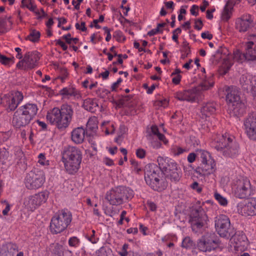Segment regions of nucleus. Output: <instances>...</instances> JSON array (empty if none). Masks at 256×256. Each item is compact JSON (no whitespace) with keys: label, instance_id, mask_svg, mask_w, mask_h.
Returning a JSON list of instances; mask_svg holds the SVG:
<instances>
[{"label":"nucleus","instance_id":"41","mask_svg":"<svg viewBox=\"0 0 256 256\" xmlns=\"http://www.w3.org/2000/svg\"><path fill=\"white\" fill-rule=\"evenodd\" d=\"M194 246V243L189 236L185 237L182 242V247L186 249L192 248Z\"/></svg>","mask_w":256,"mask_h":256},{"label":"nucleus","instance_id":"17","mask_svg":"<svg viewBox=\"0 0 256 256\" xmlns=\"http://www.w3.org/2000/svg\"><path fill=\"white\" fill-rule=\"evenodd\" d=\"M254 25L252 16L249 14H244L236 20V28L240 32H246Z\"/></svg>","mask_w":256,"mask_h":256},{"label":"nucleus","instance_id":"52","mask_svg":"<svg viewBox=\"0 0 256 256\" xmlns=\"http://www.w3.org/2000/svg\"><path fill=\"white\" fill-rule=\"evenodd\" d=\"M113 37L116 38L118 42H122L124 40V38L122 35V33L120 30H116L113 34Z\"/></svg>","mask_w":256,"mask_h":256},{"label":"nucleus","instance_id":"50","mask_svg":"<svg viewBox=\"0 0 256 256\" xmlns=\"http://www.w3.org/2000/svg\"><path fill=\"white\" fill-rule=\"evenodd\" d=\"M131 164L132 165V168L133 169V171L135 172L136 173H139L142 170L141 167L138 164L137 162H136L134 160H130Z\"/></svg>","mask_w":256,"mask_h":256},{"label":"nucleus","instance_id":"35","mask_svg":"<svg viewBox=\"0 0 256 256\" xmlns=\"http://www.w3.org/2000/svg\"><path fill=\"white\" fill-rule=\"evenodd\" d=\"M148 134H152L154 136L158 137L159 140L162 141L165 144H167L168 142L165 138L164 136L159 132L158 127L156 126H152L150 131Z\"/></svg>","mask_w":256,"mask_h":256},{"label":"nucleus","instance_id":"13","mask_svg":"<svg viewBox=\"0 0 256 256\" xmlns=\"http://www.w3.org/2000/svg\"><path fill=\"white\" fill-rule=\"evenodd\" d=\"M215 227L221 237H230L233 234L230 228V218L224 214H220L215 218Z\"/></svg>","mask_w":256,"mask_h":256},{"label":"nucleus","instance_id":"47","mask_svg":"<svg viewBox=\"0 0 256 256\" xmlns=\"http://www.w3.org/2000/svg\"><path fill=\"white\" fill-rule=\"evenodd\" d=\"M38 162L42 166H48L49 165V160H46L44 154L41 153L38 156Z\"/></svg>","mask_w":256,"mask_h":256},{"label":"nucleus","instance_id":"32","mask_svg":"<svg viewBox=\"0 0 256 256\" xmlns=\"http://www.w3.org/2000/svg\"><path fill=\"white\" fill-rule=\"evenodd\" d=\"M197 156L200 159L201 164H203L206 162H210L214 160L211 156V154L208 152L204 150H198L197 151Z\"/></svg>","mask_w":256,"mask_h":256},{"label":"nucleus","instance_id":"56","mask_svg":"<svg viewBox=\"0 0 256 256\" xmlns=\"http://www.w3.org/2000/svg\"><path fill=\"white\" fill-rule=\"evenodd\" d=\"M103 30H104V33L106 34V42H109L111 39L112 36L110 34V30L108 27H104Z\"/></svg>","mask_w":256,"mask_h":256},{"label":"nucleus","instance_id":"33","mask_svg":"<svg viewBox=\"0 0 256 256\" xmlns=\"http://www.w3.org/2000/svg\"><path fill=\"white\" fill-rule=\"evenodd\" d=\"M146 138L154 148L158 149L161 147L162 144L158 137L154 136L152 134H148Z\"/></svg>","mask_w":256,"mask_h":256},{"label":"nucleus","instance_id":"38","mask_svg":"<svg viewBox=\"0 0 256 256\" xmlns=\"http://www.w3.org/2000/svg\"><path fill=\"white\" fill-rule=\"evenodd\" d=\"M232 8V6L230 4L227 3L224 8L222 14V18L223 20L228 21L230 18Z\"/></svg>","mask_w":256,"mask_h":256},{"label":"nucleus","instance_id":"21","mask_svg":"<svg viewBox=\"0 0 256 256\" xmlns=\"http://www.w3.org/2000/svg\"><path fill=\"white\" fill-rule=\"evenodd\" d=\"M216 170V164L214 160L212 162L200 164L196 170V172L202 176H208L213 174Z\"/></svg>","mask_w":256,"mask_h":256},{"label":"nucleus","instance_id":"8","mask_svg":"<svg viewBox=\"0 0 256 256\" xmlns=\"http://www.w3.org/2000/svg\"><path fill=\"white\" fill-rule=\"evenodd\" d=\"M144 179L154 190L161 191L164 189L162 180L160 179V170L155 164H148L146 166Z\"/></svg>","mask_w":256,"mask_h":256},{"label":"nucleus","instance_id":"29","mask_svg":"<svg viewBox=\"0 0 256 256\" xmlns=\"http://www.w3.org/2000/svg\"><path fill=\"white\" fill-rule=\"evenodd\" d=\"M244 128H256V112H252L248 114L244 120Z\"/></svg>","mask_w":256,"mask_h":256},{"label":"nucleus","instance_id":"1","mask_svg":"<svg viewBox=\"0 0 256 256\" xmlns=\"http://www.w3.org/2000/svg\"><path fill=\"white\" fill-rule=\"evenodd\" d=\"M74 110L72 106L67 104H62L60 108L55 107L48 112L46 118L52 124L58 129L64 130L70 124L74 115Z\"/></svg>","mask_w":256,"mask_h":256},{"label":"nucleus","instance_id":"30","mask_svg":"<svg viewBox=\"0 0 256 256\" xmlns=\"http://www.w3.org/2000/svg\"><path fill=\"white\" fill-rule=\"evenodd\" d=\"M84 108L87 110L94 112L98 107V104L94 100L87 98L84 102Z\"/></svg>","mask_w":256,"mask_h":256},{"label":"nucleus","instance_id":"55","mask_svg":"<svg viewBox=\"0 0 256 256\" xmlns=\"http://www.w3.org/2000/svg\"><path fill=\"white\" fill-rule=\"evenodd\" d=\"M146 154V150L142 148H138L136 151V155L140 158H143Z\"/></svg>","mask_w":256,"mask_h":256},{"label":"nucleus","instance_id":"57","mask_svg":"<svg viewBox=\"0 0 256 256\" xmlns=\"http://www.w3.org/2000/svg\"><path fill=\"white\" fill-rule=\"evenodd\" d=\"M182 50L186 55L190 52L188 44L186 42H184L182 43Z\"/></svg>","mask_w":256,"mask_h":256},{"label":"nucleus","instance_id":"9","mask_svg":"<svg viewBox=\"0 0 256 256\" xmlns=\"http://www.w3.org/2000/svg\"><path fill=\"white\" fill-rule=\"evenodd\" d=\"M234 194L236 197L243 199L248 198L254 194L256 190L246 178H243L236 181L234 188Z\"/></svg>","mask_w":256,"mask_h":256},{"label":"nucleus","instance_id":"59","mask_svg":"<svg viewBox=\"0 0 256 256\" xmlns=\"http://www.w3.org/2000/svg\"><path fill=\"white\" fill-rule=\"evenodd\" d=\"M190 187L193 190H196L198 192H200L202 191V188L199 186V184L198 182H193Z\"/></svg>","mask_w":256,"mask_h":256},{"label":"nucleus","instance_id":"49","mask_svg":"<svg viewBox=\"0 0 256 256\" xmlns=\"http://www.w3.org/2000/svg\"><path fill=\"white\" fill-rule=\"evenodd\" d=\"M80 242V240L76 236L72 237L68 240V244L70 246L77 247Z\"/></svg>","mask_w":256,"mask_h":256},{"label":"nucleus","instance_id":"45","mask_svg":"<svg viewBox=\"0 0 256 256\" xmlns=\"http://www.w3.org/2000/svg\"><path fill=\"white\" fill-rule=\"evenodd\" d=\"M244 46H250L256 48V36H250L248 38V40L245 42Z\"/></svg>","mask_w":256,"mask_h":256},{"label":"nucleus","instance_id":"43","mask_svg":"<svg viewBox=\"0 0 256 256\" xmlns=\"http://www.w3.org/2000/svg\"><path fill=\"white\" fill-rule=\"evenodd\" d=\"M52 254L54 255V256H63V246L58 244H56L54 245V248L52 250Z\"/></svg>","mask_w":256,"mask_h":256},{"label":"nucleus","instance_id":"44","mask_svg":"<svg viewBox=\"0 0 256 256\" xmlns=\"http://www.w3.org/2000/svg\"><path fill=\"white\" fill-rule=\"evenodd\" d=\"M40 32L36 30H32L30 32V34L28 36V39L32 42L38 41L40 37Z\"/></svg>","mask_w":256,"mask_h":256},{"label":"nucleus","instance_id":"20","mask_svg":"<svg viewBox=\"0 0 256 256\" xmlns=\"http://www.w3.org/2000/svg\"><path fill=\"white\" fill-rule=\"evenodd\" d=\"M157 161L160 168L164 170L165 172L172 171L178 168V164L173 160L168 157H158Z\"/></svg>","mask_w":256,"mask_h":256},{"label":"nucleus","instance_id":"7","mask_svg":"<svg viewBox=\"0 0 256 256\" xmlns=\"http://www.w3.org/2000/svg\"><path fill=\"white\" fill-rule=\"evenodd\" d=\"M134 196V192L129 188L120 186L107 192L105 198L110 204L118 206L124 200L131 198Z\"/></svg>","mask_w":256,"mask_h":256},{"label":"nucleus","instance_id":"5","mask_svg":"<svg viewBox=\"0 0 256 256\" xmlns=\"http://www.w3.org/2000/svg\"><path fill=\"white\" fill-rule=\"evenodd\" d=\"M72 214L67 209L58 210L52 218L50 230L52 234H56L64 232L70 224Z\"/></svg>","mask_w":256,"mask_h":256},{"label":"nucleus","instance_id":"48","mask_svg":"<svg viewBox=\"0 0 256 256\" xmlns=\"http://www.w3.org/2000/svg\"><path fill=\"white\" fill-rule=\"evenodd\" d=\"M96 92L97 96L104 98L106 96L108 95L110 92L106 88H100L96 91Z\"/></svg>","mask_w":256,"mask_h":256},{"label":"nucleus","instance_id":"31","mask_svg":"<svg viewBox=\"0 0 256 256\" xmlns=\"http://www.w3.org/2000/svg\"><path fill=\"white\" fill-rule=\"evenodd\" d=\"M246 61L256 64V48L244 46Z\"/></svg>","mask_w":256,"mask_h":256},{"label":"nucleus","instance_id":"36","mask_svg":"<svg viewBox=\"0 0 256 256\" xmlns=\"http://www.w3.org/2000/svg\"><path fill=\"white\" fill-rule=\"evenodd\" d=\"M214 84L212 80L210 78L205 80L202 81L198 86L196 87V88H198V92L200 94L201 90H206L212 87Z\"/></svg>","mask_w":256,"mask_h":256},{"label":"nucleus","instance_id":"15","mask_svg":"<svg viewBox=\"0 0 256 256\" xmlns=\"http://www.w3.org/2000/svg\"><path fill=\"white\" fill-rule=\"evenodd\" d=\"M49 196L48 191H43L28 198L24 204L26 208L30 211H34L41 204L45 203Z\"/></svg>","mask_w":256,"mask_h":256},{"label":"nucleus","instance_id":"16","mask_svg":"<svg viewBox=\"0 0 256 256\" xmlns=\"http://www.w3.org/2000/svg\"><path fill=\"white\" fill-rule=\"evenodd\" d=\"M200 93L198 88H196L192 89L180 91L174 94V97L180 101H187L190 102H196L198 99Z\"/></svg>","mask_w":256,"mask_h":256},{"label":"nucleus","instance_id":"64","mask_svg":"<svg viewBox=\"0 0 256 256\" xmlns=\"http://www.w3.org/2000/svg\"><path fill=\"white\" fill-rule=\"evenodd\" d=\"M196 155L197 154H196L194 152L190 153L188 156V162L190 163L193 162L196 160Z\"/></svg>","mask_w":256,"mask_h":256},{"label":"nucleus","instance_id":"39","mask_svg":"<svg viewBox=\"0 0 256 256\" xmlns=\"http://www.w3.org/2000/svg\"><path fill=\"white\" fill-rule=\"evenodd\" d=\"M244 130L249 139L256 141V128H244Z\"/></svg>","mask_w":256,"mask_h":256},{"label":"nucleus","instance_id":"51","mask_svg":"<svg viewBox=\"0 0 256 256\" xmlns=\"http://www.w3.org/2000/svg\"><path fill=\"white\" fill-rule=\"evenodd\" d=\"M168 100L166 98H164L161 100H158L155 102L154 105L158 107L166 108L168 106Z\"/></svg>","mask_w":256,"mask_h":256},{"label":"nucleus","instance_id":"62","mask_svg":"<svg viewBox=\"0 0 256 256\" xmlns=\"http://www.w3.org/2000/svg\"><path fill=\"white\" fill-rule=\"evenodd\" d=\"M202 22L200 19H198L195 21L194 28L198 30H200L202 27Z\"/></svg>","mask_w":256,"mask_h":256},{"label":"nucleus","instance_id":"61","mask_svg":"<svg viewBox=\"0 0 256 256\" xmlns=\"http://www.w3.org/2000/svg\"><path fill=\"white\" fill-rule=\"evenodd\" d=\"M172 76V82L173 83H174L176 84H178L180 82L182 78L180 74H176L175 76Z\"/></svg>","mask_w":256,"mask_h":256},{"label":"nucleus","instance_id":"26","mask_svg":"<svg viewBox=\"0 0 256 256\" xmlns=\"http://www.w3.org/2000/svg\"><path fill=\"white\" fill-rule=\"evenodd\" d=\"M254 78L255 76L248 74L242 75L240 78V82L242 88L249 92Z\"/></svg>","mask_w":256,"mask_h":256},{"label":"nucleus","instance_id":"23","mask_svg":"<svg viewBox=\"0 0 256 256\" xmlns=\"http://www.w3.org/2000/svg\"><path fill=\"white\" fill-rule=\"evenodd\" d=\"M227 92L226 98L229 104H234L240 100V91L236 86H232L228 88Z\"/></svg>","mask_w":256,"mask_h":256},{"label":"nucleus","instance_id":"58","mask_svg":"<svg viewBox=\"0 0 256 256\" xmlns=\"http://www.w3.org/2000/svg\"><path fill=\"white\" fill-rule=\"evenodd\" d=\"M198 6L196 5H193L190 8V13L192 15L197 16L198 14Z\"/></svg>","mask_w":256,"mask_h":256},{"label":"nucleus","instance_id":"53","mask_svg":"<svg viewBox=\"0 0 256 256\" xmlns=\"http://www.w3.org/2000/svg\"><path fill=\"white\" fill-rule=\"evenodd\" d=\"M252 82V86L250 88L249 92L251 93L253 96L256 97V76H255Z\"/></svg>","mask_w":256,"mask_h":256},{"label":"nucleus","instance_id":"18","mask_svg":"<svg viewBox=\"0 0 256 256\" xmlns=\"http://www.w3.org/2000/svg\"><path fill=\"white\" fill-rule=\"evenodd\" d=\"M218 105L214 102H210L204 104L200 108V116L201 119L206 121H209L210 116L216 114ZM207 127H210V124L209 122L206 124Z\"/></svg>","mask_w":256,"mask_h":256},{"label":"nucleus","instance_id":"60","mask_svg":"<svg viewBox=\"0 0 256 256\" xmlns=\"http://www.w3.org/2000/svg\"><path fill=\"white\" fill-rule=\"evenodd\" d=\"M27 8H28L31 12H32L36 14H38V10H37L36 5L34 4V2L32 3L30 6H27Z\"/></svg>","mask_w":256,"mask_h":256},{"label":"nucleus","instance_id":"40","mask_svg":"<svg viewBox=\"0 0 256 256\" xmlns=\"http://www.w3.org/2000/svg\"><path fill=\"white\" fill-rule=\"evenodd\" d=\"M170 153L174 156H178L186 152V148H183L178 146H172L170 149Z\"/></svg>","mask_w":256,"mask_h":256},{"label":"nucleus","instance_id":"63","mask_svg":"<svg viewBox=\"0 0 256 256\" xmlns=\"http://www.w3.org/2000/svg\"><path fill=\"white\" fill-rule=\"evenodd\" d=\"M76 28L77 30H80L82 32H84L86 30V28L85 26V22H82L80 24L76 23Z\"/></svg>","mask_w":256,"mask_h":256},{"label":"nucleus","instance_id":"25","mask_svg":"<svg viewBox=\"0 0 256 256\" xmlns=\"http://www.w3.org/2000/svg\"><path fill=\"white\" fill-rule=\"evenodd\" d=\"M86 132L82 127L74 128L71 132L72 140L76 144H81L84 142Z\"/></svg>","mask_w":256,"mask_h":256},{"label":"nucleus","instance_id":"2","mask_svg":"<svg viewBox=\"0 0 256 256\" xmlns=\"http://www.w3.org/2000/svg\"><path fill=\"white\" fill-rule=\"evenodd\" d=\"M82 160V152L76 147H65L62 152V160L66 172L70 174H74L78 171Z\"/></svg>","mask_w":256,"mask_h":256},{"label":"nucleus","instance_id":"3","mask_svg":"<svg viewBox=\"0 0 256 256\" xmlns=\"http://www.w3.org/2000/svg\"><path fill=\"white\" fill-rule=\"evenodd\" d=\"M38 108L34 104L27 103L20 106L14 112L12 123L16 128L28 125L37 114Z\"/></svg>","mask_w":256,"mask_h":256},{"label":"nucleus","instance_id":"10","mask_svg":"<svg viewBox=\"0 0 256 256\" xmlns=\"http://www.w3.org/2000/svg\"><path fill=\"white\" fill-rule=\"evenodd\" d=\"M44 182V172L38 168H34L30 171L25 178L26 186L30 190H36L40 188Z\"/></svg>","mask_w":256,"mask_h":256},{"label":"nucleus","instance_id":"27","mask_svg":"<svg viewBox=\"0 0 256 256\" xmlns=\"http://www.w3.org/2000/svg\"><path fill=\"white\" fill-rule=\"evenodd\" d=\"M60 94L64 98H70L71 97H76L78 94V91L72 86L66 87L60 91Z\"/></svg>","mask_w":256,"mask_h":256},{"label":"nucleus","instance_id":"22","mask_svg":"<svg viewBox=\"0 0 256 256\" xmlns=\"http://www.w3.org/2000/svg\"><path fill=\"white\" fill-rule=\"evenodd\" d=\"M18 251V246L16 244L7 243L2 246L0 250V256H14Z\"/></svg>","mask_w":256,"mask_h":256},{"label":"nucleus","instance_id":"6","mask_svg":"<svg viewBox=\"0 0 256 256\" xmlns=\"http://www.w3.org/2000/svg\"><path fill=\"white\" fill-rule=\"evenodd\" d=\"M203 206L204 204L201 205L198 202L192 206L190 211L188 222L192 232L195 233L199 232L206 226L208 222V216Z\"/></svg>","mask_w":256,"mask_h":256},{"label":"nucleus","instance_id":"34","mask_svg":"<svg viewBox=\"0 0 256 256\" xmlns=\"http://www.w3.org/2000/svg\"><path fill=\"white\" fill-rule=\"evenodd\" d=\"M168 178L172 181L178 182L180 178V170L178 168L176 170L166 172Z\"/></svg>","mask_w":256,"mask_h":256},{"label":"nucleus","instance_id":"11","mask_svg":"<svg viewBox=\"0 0 256 256\" xmlns=\"http://www.w3.org/2000/svg\"><path fill=\"white\" fill-rule=\"evenodd\" d=\"M23 99L24 96L20 92L12 91L1 98L0 104L7 111L12 112L16 109Z\"/></svg>","mask_w":256,"mask_h":256},{"label":"nucleus","instance_id":"19","mask_svg":"<svg viewBox=\"0 0 256 256\" xmlns=\"http://www.w3.org/2000/svg\"><path fill=\"white\" fill-rule=\"evenodd\" d=\"M233 61H236L240 63H242L246 61V53H242L238 49L234 50L232 55L228 56L226 58L224 59L223 62L224 67L228 70L233 64Z\"/></svg>","mask_w":256,"mask_h":256},{"label":"nucleus","instance_id":"24","mask_svg":"<svg viewBox=\"0 0 256 256\" xmlns=\"http://www.w3.org/2000/svg\"><path fill=\"white\" fill-rule=\"evenodd\" d=\"M242 211L246 216L256 215V197L251 198L243 206Z\"/></svg>","mask_w":256,"mask_h":256},{"label":"nucleus","instance_id":"4","mask_svg":"<svg viewBox=\"0 0 256 256\" xmlns=\"http://www.w3.org/2000/svg\"><path fill=\"white\" fill-rule=\"evenodd\" d=\"M213 145L225 156L233 158L238 154V144L228 134H225L217 138L214 141Z\"/></svg>","mask_w":256,"mask_h":256},{"label":"nucleus","instance_id":"14","mask_svg":"<svg viewBox=\"0 0 256 256\" xmlns=\"http://www.w3.org/2000/svg\"><path fill=\"white\" fill-rule=\"evenodd\" d=\"M40 56V53L37 51L28 52L24 58L16 64V67L25 70L32 69L37 65Z\"/></svg>","mask_w":256,"mask_h":256},{"label":"nucleus","instance_id":"37","mask_svg":"<svg viewBox=\"0 0 256 256\" xmlns=\"http://www.w3.org/2000/svg\"><path fill=\"white\" fill-rule=\"evenodd\" d=\"M98 119L96 117L90 118L86 124L87 129L92 132H96L98 128Z\"/></svg>","mask_w":256,"mask_h":256},{"label":"nucleus","instance_id":"42","mask_svg":"<svg viewBox=\"0 0 256 256\" xmlns=\"http://www.w3.org/2000/svg\"><path fill=\"white\" fill-rule=\"evenodd\" d=\"M14 57L8 58L0 54V62L4 66H8L11 64H13L14 62Z\"/></svg>","mask_w":256,"mask_h":256},{"label":"nucleus","instance_id":"12","mask_svg":"<svg viewBox=\"0 0 256 256\" xmlns=\"http://www.w3.org/2000/svg\"><path fill=\"white\" fill-rule=\"evenodd\" d=\"M220 246L219 240L214 235L206 234L199 238L196 243L198 250L204 252H210L216 250Z\"/></svg>","mask_w":256,"mask_h":256},{"label":"nucleus","instance_id":"46","mask_svg":"<svg viewBox=\"0 0 256 256\" xmlns=\"http://www.w3.org/2000/svg\"><path fill=\"white\" fill-rule=\"evenodd\" d=\"M214 198L218 202V203L222 206H225L228 204V201L226 199L222 196L220 194L218 193H216L214 194Z\"/></svg>","mask_w":256,"mask_h":256},{"label":"nucleus","instance_id":"54","mask_svg":"<svg viewBox=\"0 0 256 256\" xmlns=\"http://www.w3.org/2000/svg\"><path fill=\"white\" fill-rule=\"evenodd\" d=\"M182 30L180 28H176L172 32L173 34L172 39L177 43H178V34H180Z\"/></svg>","mask_w":256,"mask_h":256},{"label":"nucleus","instance_id":"28","mask_svg":"<svg viewBox=\"0 0 256 256\" xmlns=\"http://www.w3.org/2000/svg\"><path fill=\"white\" fill-rule=\"evenodd\" d=\"M229 108L235 115H242L244 112V104L240 101L235 102L234 104H229Z\"/></svg>","mask_w":256,"mask_h":256}]
</instances>
